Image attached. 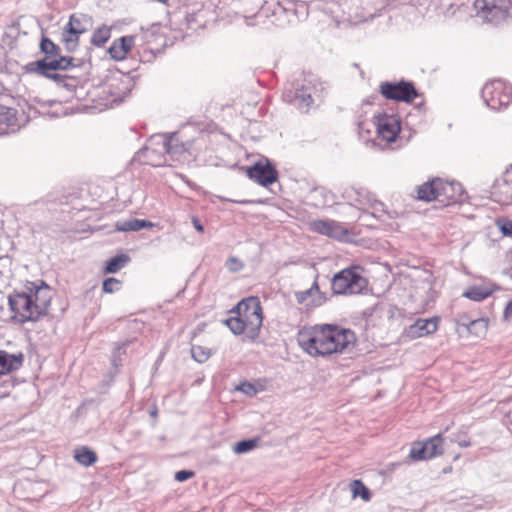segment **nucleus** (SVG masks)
Masks as SVG:
<instances>
[{"label":"nucleus","instance_id":"f8f14e48","mask_svg":"<svg viewBox=\"0 0 512 512\" xmlns=\"http://www.w3.org/2000/svg\"><path fill=\"white\" fill-rule=\"evenodd\" d=\"M245 173L250 180L263 187H268L276 183L279 178L277 169L266 158L256 162L250 167H246Z\"/></svg>","mask_w":512,"mask_h":512},{"label":"nucleus","instance_id":"0eeeda50","mask_svg":"<svg viewBox=\"0 0 512 512\" xmlns=\"http://www.w3.org/2000/svg\"><path fill=\"white\" fill-rule=\"evenodd\" d=\"M511 0H475L477 15L484 21L498 24L509 16Z\"/></svg>","mask_w":512,"mask_h":512},{"label":"nucleus","instance_id":"39448f33","mask_svg":"<svg viewBox=\"0 0 512 512\" xmlns=\"http://www.w3.org/2000/svg\"><path fill=\"white\" fill-rule=\"evenodd\" d=\"M353 266L337 273L332 280V290L336 294H357L366 286V280Z\"/></svg>","mask_w":512,"mask_h":512},{"label":"nucleus","instance_id":"ea45409f","mask_svg":"<svg viewBox=\"0 0 512 512\" xmlns=\"http://www.w3.org/2000/svg\"><path fill=\"white\" fill-rule=\"evenodd\" d=\"M458 445L460 447L465 448V447H469L471 445V443L468 440H461V441L458 442Z\"/></svg>","mask_w":512,"mask_h":512},{"label":"nucleus","instance_id":"20e7f679","mask_svg":"<svg viewBox=\"0 0 512 512\" xmlns=\"http://www.w3.org/2000/svg\"><path fill=\"white\" fill-rule=\"evenodd\" d=\"M416 192L418 200L437 201L444 206H449L462 199L464 189L460 183L436 177L419 185Z\"/></svg>","mask_w":512,"mask_h":512},{"label":"nucleus","instance_id":"a211bd4d","mask_svg":"<svg viewBox=\"0 0 512 512\" xmlns=\"http://www.w3.org/2000/svg\"><path fill=\"white\" fill-rule=\"evenodd\" d=\"M135 44L134 36H123L115 40L110 46L108 52L112 59L122 61L126 59Z\"/></svg>","mask_w":512,"mask_h":512},{"label":"nucleus","instance_id":"c85d7f7f","mask_svg":"<svg viewBox=\"0 0 512 512\" xmlns=\"http://www.w3.org/2000/svg\"><path fill=\"white\" fill-rule=\"evenodd\" d=\"M192 357L200 363L205 362L211 356V351L200 345H193L191 348Z\"/></svg>","mask_w":512,"mask_h":512},{"label":"nucleus","instance_id":"72a5a7b5","mask_svg":"<svg viewBox=\"0 0 512 512\" xmlns=\"http://www.w3.org/2000/svg\"><path fill=\"white\" fill-rule=\"evenodd\" d=\"M354 193L356 194L355 198V205L358 206L359 209L363 211H368V205L363 204L362 202H367L366 195H371L367 191L363 190H355Z\"/></svg>","mask_w":512,"mask_h":512},{"label":"nucleus","instance_id":"412c9836","mask_svg":"<svg viewBox=\"0 0 512 512\" xmlns=\"http://www.w3.org/2000/svg\"><path fill=\"white\" fill-rule=\"evenodd\" d=\"M494 292V289L491 286H470L468 287L465 292L463 293V297L475 301V302H481L488 297H490Z\"/></svg>","mask_w":512,"mask_h":512},{"label":"nucleus","instance_id":"9b49d317","mask_svg":"<svg viewBox=\"0 0 512 512\" xmlns=\"http://www.w3.org/2000/svg\"><path fill=\"white\" fill-rule=\"evenodd\" d=\"M444 438L437 434L424 441H416L412 444L409 456L414 461H422L434 458L443 453Z\"/></svg>","mask_w":512,"mask_h":512},{"label":"nucleus","instance_id":"9d476101","mask_svg":"<svg viewBox=\"0 0 512 512\" xmlns=\"http://www.w3.org/2000/svg\"><path fill=\"white\" fill-rule=\"evenodd\" d=\"M381 95L387 100L411 103L418 97V92L413 83L400 81L382 82L379 86Z\"/></svg>","mask_w":512,"mask_h":512},{"label":"nucleus","instance_id":"bb28decb","mask_svg":"<svg viewBox=\"0 0 512 512\" xmlns=\"http://www.w3.org/2000/svg\"><path fill=\"white\" fill-rule=\"evenodd\" d=\"M350 489L353 498L360 497L364 501H369L371 498V493L369 489L364 485V483L361 480H353L350 483Z\"/></svg>","mask_w":512,"mask_h":512},{"label":"nucleus","instance_id":"473e14b6","mask_svg":"<svg viewBox=\"0 0 512 512\" xmlns=\"http://www.w3.org/2000/svg\"><path fill=\"white\" fill-rule=\"evenodd\" d=\"M497 227L505 236H512V220L501 218L496 221Z\"/></svg>","mask_w":512,"mask_h":512},{"label":"nucleus","instance_id":"6e6552de","mask_svg":"<svg viewBox=\"0 0 512 512\" xmlns=\"http://www.w3.org/2000/svg\"><path fill=\"white\" fill-rule=\"evenodd\" d=\"M91 27V17L83 13H74L69 17L68 23L63 28L62 41L68 50H74L79 44L80 35Z\"/></svg>","mask_w":512,"mask_h":512},{"label":"nucleus","instance_id":"dca6fc26","mask_svg":"<svg viewBox=\"0 0 512 512\" xmlns=\"http://www.w3.org/2000/svg\"><path fill=\"white\" fill-rule=\"evenodd\" d=\"M440 318L438 316L428 319H417L411 324L406 334L410 339L422 338L435 333L439 327Z\"/></svg>","mask_w":512,"mask_h":512},{"label":"nucleus","instance_id":"5701e85b","mask_svg":"<svg viewBox=\"0 0 512 512\" xmlns=\"http://www.w3.org/2000/svg\"><path fill=\"white\" fill-rule=\"evenodd\" d=\"M74 459L82 466L89 467L96 463L97 454L86 446L74 450Z\"/></svg>","mask_w":512,"mask_h":512},{"label":"nucleus","instance_id":"e433bc0d","mask_svg":"<svg viewBox=\"0 0 512 512\" xmlns=\"http://www.w3.org/2000/svg\"><path fill=\"white\" fill-rule=\"evenodd\" d=\"M192 224L199 233H204V227L197 217H192Z\"/></svg>","mask_w":512,"mask_h":512},{"label":"nucleus","instance_id":"393cba45","mask_svg":"<svg viewBox=\"0 0 512 512\" xmlns=\"http://www.w3.org/2000/svg\"><path fill=\"white\" fill-rule=\"evenodd\" d=\"M465 327L471 335L482 338L487 334L488 320L484 318L472 320L469 324L465 325Z\"/></svg>","mask_w":512,"mask_h":512},{"label":"nucleus","instance_id":"4c0bfd02","mask_svg":"<svg viewBox=\"0 0 512 512\" xmlns=\"http://www.w3.org/2000/svg\"><path fill=\"white\" fill-rule=\"evenodd\" d=\"M512 317V300L509 301L504 309V318L508 320Z\"/></svg>","mask_w":512,"mask_h":512},{"label":"nucleus","instance_id":"2f4dec72","mask_svg":"<svg viewBox=\"0 0 512 512\" xmlns=\"http://www.w3.org/2000/svg\"><path fill=\"white\" fill-rule=\"evenodd\" d=\"M256 446L254 440H243L238 442L234 447V452L241 454L252 450Z\"/></svg>","mask_w":512,"mask_h":512},{"label":"nucleus","instance_id":"cd10ccee","mask_svg":"<svg viewBox=\"0 0 512 512\" xmlns=\"http://www.w3.org/2000/svg\"><path fill=\"white\" fill-rule=\"evenodd\" d=\"M366 198L367 202L362 203L368 205L367 212L371 213L374 217L382 219L385 213L383 203L374 199L372 195H366Z\"/></svg>","mask_w":512,"mask_h":512},{"label":"nucleus","instance_id":"a19ab883","mask_svg":"<svg viewBox=\"0 0 512 512\" xmlns=\"http://www.w3.org/2000/svg\"><path fill=\"white\" fill-rule=\"evenodd\" d=\"M145 152H146V153H149V152H150V148H149V147H146V148H145Z\"/></svg>","mask_w":512,"mask_h":512},{"label":"nucleus","instance_id":"b1692460","mask_svg":"<svg viewBox=\"0 0 512 512\" xmlns=\"http://www.w3.org/2000/svg\"><path fill=\"white\" fill-rule=\"evenodd\" d=\"M130 261V257L126 254H119L109 259L103 270L104 274L117 273L123 267H125Z\"/></svg>","mask_w":512,"mask_h":512},{"label":"nucleus","instance_id":"7c9ffc66","mask_svg":"<svg viewBox=\"0 0 512 512\" xmlns=\"http://www.w3.org/2000/svg\"><path fill=\"white\" fill-rule=\"evenodd\" d=\"M122 282L114 277L107 278L103 281L102 289L105 293H114L121 287Z\"/></svg>","mask_w":512,"mask_h":512},{"label":"nucleus","instance_id":"1a4fd4ad","mask_svg":"<svg viewBox=\"0 0 512 512\" xmlns=\"http://www.w3.org/2000/svg\"><path fill=\"white\" fill-rule=\"evenodd\" d=\"M373 123L378 138L387 143L395 142L402 130L401 119L396 114L379 113L374 116Z\"/></svg>","mask_w":512,"mask_h":512},{"label":"nucleus","instance_id":"4be33fe9","mask_svg":"<svg viewBox=\"0 0 512 512\" xmlns=\"http://www.w3.org/2000/svg\"><path fill=\"white\" fill-rule=\"evenodd\" d=\"M155 224L148 220L142 219H131L128 221H119L116 223L115 228L117 231L128 232V231H139L141 229L153 228Z\"/></svg>","mask_w":512,"mask_h":512},{"label":"nucleus","instance_id":"f03ea898","mask_svg":"<svg viewBox=\"0 0 512 512\" xmlns=\"http://www.w3.org/2000/svg\"><path fill=\"white\" fill-rule=\"evenodd\" d=\"M52 298V289L43 281L29 282L25 290L9 295L11 318L19 324L37 323L49 315Z\"/></svg>","mask_w":512,"mask_h":512},{"label":"nucleus","instance_id":"f704fd0d","mask_svg":"<svg viewBox=\"0 0 512 512\" xmlns=\"http://www.w3.org/2000/svg\"><path fill=\"white\" fill-rule=\"evenodd\" d=\"M296 99L300 101V103L306 107L310 106L313 103V99L310 93H306V91L302 88L297 91Z\"/></svg>","mask_w":512,"mask_h":512},{"label":"nucleus","instance_id":"7ed1b4c3","mask_svg":"<svg viewBox=\"0 0 512 512\" xmlns=\"http://www.w3.org/2000/svg\"><path fill=\"white\" fill-rule=\"evenodd\" d=\"M232 316L226 320V325L235 335H246L254 340L263 322V311L258 297L251 296L241 300L230 311Z\"/></svg>","mask_w":512,"mask_h":512},{"label":"nucleus","instance_id":"58836bf2","mask_svg":"<svg viewBox=\"0 0 512 512\" xmlns=\"http://www.w3.org/2000/svg\"><path fill=\"white\" fill-rule=\"evenodd\" d=\"M35 333L37 339H41L46 336V331L44 329H37Z\"/></svg>","mask_w":512,"mask_h":512},{"label":"nucleus","instance_id":"a878e982","mask_svg":"<svg viewBox=\"0 0 512 512\" xmlns=\"http://www.w3.org/2000/svg\"><path fill=\"white\" fill-rule=\"evenodd\" d=\"M111 37V29L103 25L97 28L91 38V43L95 46L101 47L110 39Z\"/></svg>","mask_w":512,"mask_h":512},{"label":"nucleus","instance_id":"6ab92c4d","mask_svg":"<svg viewBox=\"0 0 512 512\" xmlns=\"http://www.w3.org/2000/svg\"><path fill=\"white\" fill-rule=\"evenodd\" d=\"M24 361L22 353L9 354L7 351L0 350V376L10 374L18 370Z\"/></svg>","mask_w":512,"mask_h":512},{"label":"nucleus","instance_id":"79ce46f5","mask_svg":"<svg viewBox=\"0 0 512 512\" xmlns=\"http://www.w3.org/2000/svg\"><path fill=\"white\" fill-rule=\"evenodd\" d=\"M247 387L250 388V389H253V387L251 386V384H247Z\"/></svg>","mask_w":512,"mask_h":512},{"label":"nucleus","instance_id":"ddd939ff","mask_svg":"<svg viewBox=\"0 0 512 512\" xmlns=\"http://www.w3.org/2000/svg\"><path fill=\"white\" fill-rule=\"evenodd\" d=\"M128 83L122 78H110L102 85V93L110 104L122 102L128 95Z\"/></svg>","mask_w":512,"mask_h":512},{"label":"nucleus","instance_id":"c9c22d12","mask_svg":"<svg viewBox=\"0 0 512 512\" xmlns=\"http://www.w3.org/2000/svg\"><path fill=\"white\" fill-rule=\"evenodd\" d=\"M192 477H194V472L189 470H180L175 474V479L179 482H184Z\"/></svg>","mask_w":512,"mask_h":512},{"label":"nucleus","instance_id":"f257e3e1","mask_svg":"<svg viewBox=\"0 0 512 512\" xmlns=\"http://www.w3.org/2000/svg\"><path fill=\"white\" fill-rule=\"evenodd\" d=\"M356 342L354 331L331 323L303 326L297 333L299 347L312 358L341 355L354 348Z\"/></svg>","mask_w":512,"mask_h":512},{"label":"nucleus","instance_id":"423d86ee","mask_svg":"<svg viewBox=\"0 0 512 512\" xmlns=\"http://www.w3.org/2000/svg\"><path fill=\"white\" fill-rule=\"evenodd\" d=\"M482 97L488 107L499 110L512 102V87L502 80H493L483 87Z\"/></svg>","mask_w":512,"mask_h":512},{"label":"nucleus","instance_id":"f3484780","mask_svg":"<svg viewBox=\"0 0 512 512\" xmlns=\"http://www.w3.org/2000/svg\"><path fill=\"white\" fill-rule=\"evenodd\" d=\"M295 297L299 304L308 309L320 307L327 300L326 296L320 291L316 281L309 289L296 293Z\"/></svg>","mask_w":512,"mask_h":512},{"label":"nucleus","instance_id":"aec40b11","mask_svg":"<svg viewBox=\"0 0 512 512\" xmlns=\"http://www.w3.org/2000/svg\"><path fill=\"white\" fill-rule=\"evenodd\" d=\"M16 110L0 104V133L14 131L17 127Z\"/></svg>","mask_w":512,"mask_h":512},{"label":"nucleus","instance_id":"2eb2a0df","mask_svg":"<svg viewBox=\"0 0 512 512\" xmlns=\"http://www.w3.org/2000/svg\"><path fill=\"white\" fill-rule=\"evenodd\" d=\"M73 60L74 59L70 57H60L53 60H50L49 57H47L45 59L38 60L31 65L35 66L33 70L39 74L48 78L55 79L56 75H51L48 71L67 70L71 67H74L75 65L73 64Z\"/></svg>","mask_w":512,"mask_h":512},{"label":"nucleus","instance_id":"4468645a","mask_svg":"<svg viewBox=\"0 0 512 512\" xmlns=\"http://www.w3.org/2000/svg\"><path fill=\"white\" fill-rule=\"evenodd\" d=\"M309 227L313 232L337 239L344 238L349 233L343 224L329 219L314 220L310 222Z\"/></svg>","mask_w":512,"mask_h":512},{"label":"nucleus","instance_id":"c756f323","mask_svg":"<svg viewBox=\"0 0 512 512\" xmlns=\"http://www.w3.org/2000/svg\"><path fill=\"white\" fill-rule=\"evenodd\" d=\"M40 49L43 53L47 55H57L59 52V47L51 41L49 38H42L40 43Z\"/></svg>","mask_w":512,"mask_h":512}]
</instances>
